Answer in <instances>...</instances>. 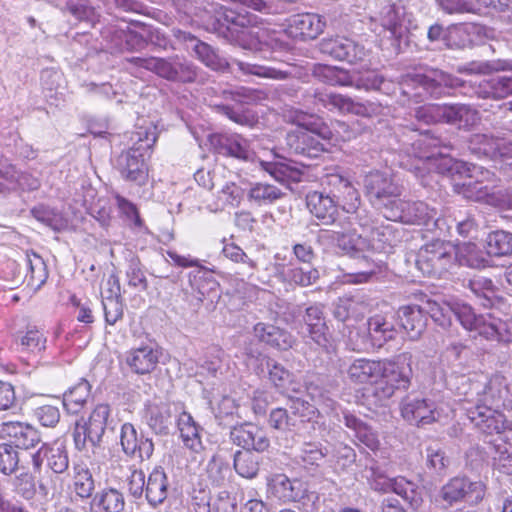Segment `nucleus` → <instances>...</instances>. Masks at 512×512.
<instances>
[{"mask_svg": "<svg viewBox=\"0 0 512 512\" xmlns=\"http://www.w3.org/2000/svg\"><path fill=\"white\" fill-rule=\"evenodd\" d=\"M26 275L28 285L39 288L47 279L46 265L43 259L37 254L26 255Z\"/></svg>", "mask_w": 512, "mask_h": 512, "instance_id": "4c0bfd02", "label": "nucleus"}, {"mask_svg": "<svg viewBox=\"0 0 512 512\" xmlns=\"http://www.w3.org/2000/svg\"><path fill=\"white\" fill-rule=\"evenodd\" d=\"M506 395L507 388L503 379L495 376L485 386L483 398H479L476 403L487 404L491 407L498 406Z\"/></svg>", "mask_w": 512, "mask_h": 512, "instance_id": "37998d69", "label": "nucleus"}, {"mask_svg": "<svg viewBox=\"0 0 512 512\" xmlns=\"http://www.w3.org/2000/svg\"><path fill=\"white\" fill-rule=\"evenodd\" d=\"M304 320L309 328L311 339L318 346L326 347L328 344L327 326L324 322L322 306L315 304L308 307Z\"/></svg>", "mask_w": 512, "mask_h": 512, "instance_id": "a878e982", "label": "nucleus"}, {"mask_svg": "<svg viewBox=\"0 0 512 512\" xmlns=\"http://www.w3.org/2000/svg\"><path fill=\"white\" fill-rule=\"evenodd\" d=\"M476 109L466 104H444V123L455 125L458 128L468 129L479 121Z\"/></svg>", "mask_w": 512, "mask_h": 512, "instance_id": "aec40b11", "label": "nucleus"}, {"mask_svg": "<svg viewBox=\"0 0 512 512\" xmlns=\"http://www.w3.org/2000/svg\"><path fill=\"white\" fill-rule=\"evenodd\" d=\"M175 35L186 44V49L193 51L195 56L207 67L212 70H221L226 66V61L220 58L208 44L198 40L190 33L178 31Z\"/></svg>", "mask_w": 512, "mask_h": 512, "instance_id": "a211bd4d", "label": "nucleus"}, {"mask_svg": "<svg viewBox=\"0 0 512 512\" xmlns=\"http://www.w3.org/2000/svg\"><path fill=\"white\" fill-rule=\"evenodd\" d=\"M120 443L125 454L141 460L149 459L154 451L152 441L143 436L139 437L135 427L130 423L122 425Z\"/></svg>", "mask_w": 512, "mask_h": 512, "instance_id": "2eb2a0df", "label": "nucleus"}, {"mask_svg": "<svg viewBox=\"0 0 512 512\" xmlns=\"http://www.w3.org/2000/svg\"><path fill=\"white\" fill-rule=\"evenodd\" d=\"M123 494L114 488H106L97 492L91 500V512H121L124 509Z\"/></svg>", "mask_w": 512, "mask_h": 512, "instance_id": "b1692460", "label": "nucleus"}, {"mask_svg": "<svg viewBox=\"0 0 512 512\" xmlns=\"http://www.w3.org/2000/svg\"><path fill=\"white\" fill-rule=\"evenodd\" d=\"M414 116L425 124L444 123V104H427L417 107Z\"/></svg>", "mask_w": 512, "mask_h": 512, "instance_id": "864d4df0", "label": "nucleus"}, {"mask_svg": "<svg viewBox=\"0 0 512 512\" xmlns=\"http://www.w3.org/2000/svg\"><path fill=\"white\" fill-rule=\"evenodd\" d=\"M307 208L323 224L335 223L340 215L332 198L316 191L307 195Z\"/></svg>", "mask_w": 512, "mask_h": 512, "instance_id": "6ab92c4d", "label": "nucleus"}, {"mask_svg": "<svg viewBox=\"0 0 512 512\" xmlns=\"http://www.w3.org/2000/svg\"><path fill=\"white\" fill-rule=\"evenodd\" d=\"M465 410L469 420L483 434H501L510 427L505 415L487 404L474 403Z\"/></svg>", "mask_w": 512, "mask_h": 512, "instance_id": "9b49d317", "label": "nucleus"}, {"mask_svg": "<svg viewBox=\"0 0 512 512\" xmlns=\"http://www.w3.org/2000/svg\"><path fill=\"white\" fill-rule=\"evenodd\" d=\"M266 365L269 370V379L277 389L281 390L282 387L288 386L292 374L287 369L271 359L267 360Z\"/></svg>", "mask_w": 512, "mask_h": 512, "instance_id": "bf43d9fd", "label": "nucleus"}, {"mask_svg": "<svg viewBox=\"0 0 512 512\" xmlns=\"http://www.w3.org/2000/svg\"><path fill=\"white\" fill-rule=\"evenodd\" d=\"M486 252L490 256L502 257L512 254V233L497 230L486 238Z\"/></svg>", "mask_w": 512, "mask_h": 512, "instance_id": "473e14b6", "label": "nucleus"}, {"mask_svg": "<svg viewBox=\"0 0 512 512\" xmlns=\"http://www.w3.org/2000/svg\"><path fill=\"white\" fill-rule=\"evenodd\" d=\"M324 25L319 15L310 13L296 15L291 22V27L303 39H315L323 32Z\"/></svg>", "mask_w": 512, "mask_h": 512, "instance_id": "c756f323", "label": "nucleus"}, {"mask_svg": "<svg viewBox=\"0 0 512 512\" xmlns=\"http://www.w3.org/2000/svg\"><path fill=\"white\" fill-rule=\"evenodd\" d=\"M234 65L237 69L244 74L256 75L263 78H271V79H285L287 77V73L264 65L245 63L242 61H235Z\"/></svg>", "mask_w": 512, "mask_h": 512, "instance_id": "de8ad7c7", "label": "nucleus"}, {"mask_svg": "<svg viewBox=\"0 0 512 512\" xmlns=\"http://www.w3.org/2000/svg\"><path fill=\"white\" fill-rule=\"evenodd\" d=\"M499 135L491 132L474 133L469 138L470 150L480 156L495 158Z\"/></svg>", "mask_w": 512, "mask_h": 512, "instance_id": "72a5a7b5", "label": "nucleus"}, {"mask_svg": "<svg viewBox=\"0 0 512 512\" xmlns=\"http://www.w3.org/2000/svg\"><path fill=\"white\" fill-rule=\"evenodd\" d=\"M148 502L157 506L161 504L168 495L167 476L162 468H155L149 475L145 486Z\"/></svg>", "mask_w": 512, "mask_h": 512, "instance_id": "cd10ccee", "label": "nucleus"}, {"mask_svg": "<svg viewBox=\"0 0 512 512\" xmlns=\"http://www.w3.org/2000/svg\"><path fill=\"white\" fill-rule=\"evenodd\" d=\"M485 495V485L481 481H471L466 477H454L446 483L440 497L448 505L452 506L461 501L471 505L478 504Z\"/></svg>", "mask_w": 512, "mask_h": 512, "instance_id": "1a4fd4ad", "label": "nucleus"}, {"mask_svg": "<svg viewBox=\"0 0 512 512\" xmlns=\"http://www.w3.org/2000/svg\"><path fill=\"white\" fill-rule=\"evenodd\" d=\"M341 212L345 214L344 226L341 230L333 231V240L337 242L338 246L344 251L349 253L352 250V234H351V222L348 212L344 208Z\"/></svg>", "mask_w": 512, "mask_h": 512, "instance_id": "e2e57ef3", "label": "nucleus"}, {"mask_svg": "<svg viewBox=\"0 0 512 512\" xmlns=\"http://www.w3.org/2000/svg\"><path fill=\"white\" fill-rule=\"evenodd\" d=\"M161 353L151 345L131 349L126 354V363L131 370L140 375L151 373L159 362Z\"/></svg>", "mask_w": 512, "mask_h": 512, "instance_id": "f3484780", "label": "nucleus"}, {"mask_svg": "<svg viewBox=\"0 0 512 512\" xmlns=\"http://www.w3.org/2000/svg\"><path fill=\"white\" fill-rule=\"evenodd\" d=\"M383 362L366 359L354 360V382L367 384L369 387L364 390H371L377 385L381 377Z\"/></svg>", "mask_w": 512, "mask_h": 512, "instance_id": "bb28decb", "label": "nucleus"}, {"mask_svg": "<svg viewBox=\"0 0 512 512\" xmlns=\"http://www.w3.org/2000/svg\"><path fill=\"white\" fill-rule=\"evenodd\" d=\"M136 63L154 73L158 76L165 78L170 81H175V66H174V58L164 59V58H137Z\"/></svg>", "mask_w": 512, "mask_h": 512, "instance_id": "e433bc0d", "label": "nucleus"}, {"mask_svg": "<svg viewBox=\"0 0 512 512\" xmlns=\"http://www.w3.org/2000/svg\"><path fill=\"white\" fill-rule=\"evenodd\" d=\"M268 422L270 427L280 431H290L297 425L296 418L289 416L284 408L273 409L270 412Z\"/></svg>", "mask_w": 512, "mask_h": 512, "instance_id": "4d7b16f0", "label": "nucleus"}, {"mask_svg": "<svg viewBox=\"0 0 512 512\" xmlns=\"http://www.w3.org/2000/svg\"><path fill=\"white\" fill-rule=\"evenodd\" d=\"M364 188L371 202L383 212L401 195V187L386 172L373 171L364 178Z\"/></svg>", "mask_w": 512, "mask_h": 512, "instance_id": "0eeeda50", "label": "nucleus"}, {"mask_svg": "<svg viewBox=\"0 0 512 512\" xmlns=\"http://www.w3.org/2000/svg\"><path fill=\"white\" fill-rule=\"evenodd\" d=\"M252 423H244L239 426H235L232 428L230 432V438L232 442L238 446L243 447L245 450H249V443L251 435H253Z\"/></svg>", "mask_w": 512, "mask_h": 512, "instance_id": "338daca9", "label": "nucleus"}, {"mask_svg": "<svg viewBox=\"0 0 512 512\" xmlns=\"http://www.w3.org/2000/svg\"><path fill=\"white\" fill-rule=\"evenodd\" d=\"M268 492L277 499L287 502L296 498L290 479L284 474H275L268 478Z\"/></svg>", "mask_w": 512, "mask_h": 512, "instance_id": "ea45409f", "label": "nucleus"}, {"mask_svg": "<svg viewBox=\"0 0 512 512\" xmlns=\"http://www.w3.org/2000/svg\"><path fill=\"white\" fill-rule=\"evenodd\" d=\"M44 459L47 460V466L55 473H63L67 470L69 461L66 451L59 446H42L31 455V463L34 472H39Z\"/></svg>", "mask_w": 512, "mask_h": 512, "instance_id": "dca6fc26", "label": "nucleus"}, {"mask_svg": "<svg viewBox=\"0 0 512 512\" xmlns=\"http://www.w3.org/2000/svg\"><path fill=\"white\" fill-rule=\"evenodd\" d=\"M142 132H139L138 144L133 146L127 151L122 152L116 160V168L120 172L121 176L132 182H136L139 185L145 183L148 177V168L145 162V153L155 143V136L152 133V138H149V134L144 132L145 139L142 138Z\"/></svg>", "mask_w": 512, "mask_h": 512, "instance_id": "20e7f679", "label": "nucleus"}, {"mask_svg": "<svg viewBox=\"0 0 512 512\" xmlns=\"http://www.w3.org/2000/svg\"><path fill=\"white\" fill-rule=\"evenodd\" d=\"M254 332L260 341L281 350L291 348L295 342L290 333L270 324L258 323L254 327Z\"/></svg>", "mask_w": 512, "mask_h": 512, "instance_id": "5701e85b", "label": "nucleus"}, {"mask_svg": "<svg viewBox=\"0 0 512 512\" xmlns=\"http://www.w3.org/2000/svg\"><path fill=\"white\" fill-rule=\"evenodd\" d=\"M486 84L492 88L494 98H505L512 94V77L492 78Z\"/></svg>", "mask_w": 512, "mask_h": 512, "instance_id": "774afa93", "label": "nucleus"}, {"mask_svg": "<svg viewBox=\"0 0 512 512\" xmlns=\"http://www.w3.org/2000/svg\"><path fill=\"white\" fill-rule=\"evenodd\" d=\"M244 196V190L234 182H227L218 192V198L223 204L237 207Z\"/></svg>", "mask_w": 512, "mask_h": 512, "instance_id": "13d9d810", "label": "nucleus"}, {"mask_svg": "<svg viewBox=\"0 0 512 512\" xmlns=\"http://www.w3.org/2000/svg\"><path fill=\"white\" fill-rule=\"evenodd\" d=\"M19 453L10 443H0V472L5 475L15 473L19 469Z\"/></svg>", "mask_w": 512, "mask_h": 512, "instance_id": "8fccbe9b", "label": "nucleus"}, {"mask_svg": "<svg viewBox=\"0 0 512 512\" xmlns=\"http://www.w3.org/2000/svg\"><path fill=\"white\" fill-rule=\"evenodd\" d=\"M286 276L300 286H309L318 279L319 273L310 266L293 267L286 272Z\"/></svg>", "mask_w": 512, "mask_h": 512, "instance_id": "6e6d98bb", "label": "nucleus"}, {"mask_svg": "<svg viewBox=\"0 0 512 512\" xmlns=\"http://www.w3.org/2000/svg\"><path fill=\"white\" fill-rule=\"evenodd\" d=\"M481 180H473V176H469L462 183L455 184L456 191L467 199L474 201H485L486 203L504 207L510 202L506 193L502 189H496L495 186L484 184V180L489 181L491 173L489 171H480Z\"/></svg>", "mask_w": 512, "mask_h": 512, "instance_id": "6e6552de", "label": "nucleus"}, {"mask_svg": "<svg viewBox=\"0 0 512 512\" xmlns=\"http://www.w3.org/2000/svg\"><path fill=\"white\" fill-rule=\"evenodd\" d=\"M283 195V192L274 185L256 183L250 188L248 192V199L258 206H266L281 199Z\"/></svg>", "mask_w": 512, "mask_h": 512, "instance_id": "c9c22d12", "label": "nucleus"}, {"mask_svg": "<svg viewBox=\"0 0 512 512\" xmlns=\"http://www.w3.org/2000/svg\"><path fill=\"white\" fill-rule=\"evenodd\" d=\"M109 415L110 407L107 404H99L93 409L87 420L82 419V423H76L73 438L78 450L86 449L88 444L94 447L100 442Z\"/></svg>", "mask_w": 512, "mask_h": 512, "instance_id": "423d86ee", "label": "nucleus"}, {"mask_svg": "<svg viewBox=\"0 0 512 512\" xmlns=\"http://www.w3.org/2000/svg\"><path fill=\"white\" fill-rule=\"evenodd\" d=\"M260 165L278 182H299L301 180L302 172L290 161H261Z\"/></svg>", "mask_w": 512, "mask_h": 512, "instance_id": "c85d7f7f", "label": "nucleus"}, {"mask_svg": "<svg viewBox=\"0 0 512 512\" xmlns=\"http://www.w3.org/2000/svg\"><path fill=\"white\" fill-rule=\"evenodd\" d=\"M412 355L402 353L392 361L383 362L381 377L373 387V395L380 401L391 398L397 390H407L412 378Z\"/></svg>", "mask_w": 512, "mask_h": 512, "instance_id": "f257e3e1", "label": "nucleus"}, {"mask_svg": "<svg viewBox=\"0 0 512 512\" xmlns=\"http://www.w3.org/2000/svg\"><path fill=\"white\" fill-rule=\"evenodd\" d=\"M325 453L315 443H305L299 454L301 461L307 466H319L323 462Z\"/></svg>", "mask_w": 512, "mask_h": 512, "instance_id": "680f3d73", "label": "nucleus"}, {"mask_svg": "<svg viewBox=\"0 0 512 512\" xmlns=\"http://www.w3.org/2000/svg\"><path fill=\"white\" fill-rule=\"evenodd\" d=\"M382 31L380 47L393 54H399L408 45L409 30L403 7L387 5L380 13Z\"/></svg>", "mask_w": 512, "mask_h": 512, "instance_id": "7ed1b4c3", "label": "nucleus"}, {"mask_svg": "<svg viewBox=\"0 0 512 512\" xmlns=\"http://www.w3.org/2000/svg\"><path fill=\"white\" fill-rule=\"evenodd\" d=\"M219 153L242 160H248L251 156L248 142L240 135L221 136L219 138Z\"/></svg>", "mask_w": 512, "mask_h": 512, "instance_id": "f704fd0d", "label": "nucleus"}, {"mask_svg": "<svg viewBox=\"0 0 512 512\" xmlns=\"http://www.w3.org/2000/svg\"><path fill=\"white\" fill-rule=\"evenodd\" d=\"M91 386L88 381L82 379L75 386L65 392L63 405L69 413H78L90 396Z\"/></svg>", "mask_w": 512, "mask_h": 512, "instance_id": "2f4dec72", "label": "nucleus"}, {"mask_svg": "<svg viewBox=\"0 0 512 512\" xmlns=\"http://www.w3.org/2000/svg\"><path fill=\"white\" fill-rule=\"evenodd\" d=\"M468 286L475 295L484 298L487 302L483 303L484 306L492 304V298L495 296L496 288L491 279L478 275L469 280Z\"/></svg>", "mask_w": 512, "mask_h": 512, "instance_id": "603ef678", "label": "nucleus"}, {"mask_svg": "<svg viewBox=\"0 0 512 512\" xmlns=\"http://www.w3.org/2000/svg\"><path fill=\"white\" fill-rule=\"evenodd\" d=\"M259 465V457L249 450L238 451L234 456L235 471L243 478H254L258 474Z\"/></svg>", "mask_w": 512, "mask_h": 512, "instance_id": "58836bf2", "label": "nucleus"}, {"mask_svg": "<svg viewBox=\"0 0 512 512\" xmlns=\"http://www.w3.org/2000/svg\"><path fill=\"white\" fill-rule=\"evenodd\" d=\"M359 323L357 329V340L354 343V350L368 351L375 347H381L386 341L395 336L394 325L382 316L364 317L356 319Z\"/></svg>", "mask_w": 512, "mask_h": 512, "instance_id": "39448f33", "label": "nucleus"}, {"mask_svg": "<svg viewBox=\"0 0 512 512\" xmlns=\"http://www.w3.org/2000/svg\"><path fill=\"white\" fill-rule=\"evenodd\" d=\"M422 83L427 89H433L438 86L456 88L463 85V81L460 78L441 70H433L429 75H424Z\"/></svg>", "mask_w": 512, "mask_h": 512, "instance_id": "09e8293b", "label": "nucleus"}, {"mask_svg": "<svg viewBox=\"0 0 512 512\" xmlns=\"http://www.w3.org/2000/svg\"><path fill=\"white\" fill-rule=\"evenodd\" d=\"M299 127L305 129L306 132H300L302 143L314 150H324V145L320 140H329L332 137L330 128L320 119L312 115H300L296 119Z\"/></svg>", "mask_w": 512, "mask_h": 512, "instance_id": "4468645a", "label": "nucleus"}, {"mask_svg": "<svg viewBox=\"0 0 512 512\" xmlns=\"http://www.w3.org/2000/svg\"><path fill=\"white\" fill-rule=\"evenodd\" d=\"M206 472L213 484L220 485L229 473V467L222 460L213 457L207 464Z\"/></svg>", "mask_w": 512, "mask_h": 512, "instance_id": "69168bd1", "label": "nucleus"}, {"mask_svg": "<svg viewBox=\"0 0 512 512\" xmlns=\"http://www.w3.org/2000/svg\"><path fill=\"white\" fill-rule=\"evenodd\" d=\"M383 215L391 221L426 225L436 217L437 212L422 201L407 202L398 198L392 202V206L385 209Z\"/></svg>", "mask_w": 512, "mask_h": 512, "instance_id": "9d476101", "label": "nucleus"}, {"mask_svg": "<svg viewBox=\"0 0 512 512\" xmlns=\"http://www.w3.org/2000/svg\"><path fill=\"white\" fill-rule=\"evenodd\" d=\"M354 436L356 439L368 447L370 450H376L379 447V440L376 434L363 423H358L354 419Z\"/></svg>", "mask_w": 512, "mask_h": 512, "instance_id": "0e129e2a", "label": "nucleus"}, {"mask_svg": "<svg viewBox=\"0 0 512 512\" xmlns=\"http://www.w3.org/2000/svg\"><path fill=\"white\" fill-rule=\"evenodd\" d=\"M449 309L466 330L478 331L479 334L495 333L494 326H486L483 316H477L471 306L455 303Z\"/></svg>", "mask_w": 512, "mask_h": 512, "instance_id": "412c9836", "label": "nucleus"}, {"mask_svg": "<svg viewBox=\"0 0 512 512\" xmlns=\"http://www.w3.org/2000/svg\"><path fill=\"white\" fill-rule=\"evenodd\" d=\"M0 435L2 438H8L16 449H33L42 442L41 433L36 427L20 421L1 423Z\"/></svg>", "mask_w": 512, "mask_h": 512, "instance_id": "f8f14e48", "label": "nucleus"}, {"mask_svg": "<svg viewBox=\"0 0 512 512\" xmlns=\"http://www.w3.org/2000/svg\"><path fill=\"white\" fill-rule=\"evenodd\" d=\"M73 476V488L77 496L81 498H89L94 489V479L90 470L81 464L75 465Z\"/></svg>", "mask_w": 512, "mask_h": 512, "instance_id": "a19ab883", "label": "nucleus"}, {"mask_svg": "<svg viewBox=\"0 0 512 512\" xmlns=\"http://www.w3.org/2000/svg\"><path fill=\"white\" fill-rule=\"evenodd\" d=\"M457 255L458 250L453 244L436 239L419 249L416 266L423 275L441 277L455 265Z\"/></svg>", "mask_w": 512, "mask_h": 512, "instance_id": "f03ea898", "label": "nucleus"}, {"mask_svg": "<svg viewBox=\"0 0 512 512\" xmlns=\"http://www.w3.org/2000/svg\"><path fill=\"white\" fill-rule=\"evenodd\" d=\"M177 426L183 444L195 453L203 449L200 436V427L196 424L193 417L183 411L177 420Z\"/></svg>", "mask_w": 512, "mask_h": 512, "instance_id": "393cba45", "label": "nucleus"}, {"mask_svg": "<svg viewBox=\"0 0 512 512\" xmlns=\"http://www.w3.org/2000/svg\"><path fill=\"white\" fill-rule=\"evenodd\" d=\"M248 34L255 38V43L251 45L256 49L263 50L264 48H268L272 50H282L285 48L284 42L274 33H270L265 29L252 27L249 29Z\"/></svg>", "mask_w": 512, "mask_h": 512, "instance_id": "49530a36", "label": "nucleus"}, {"mask_svg": "<svg viewBox=\"0 0 512 512\" xmlns=\"http://www.w3.org/2000/svg\"><path fill=\"white\" fill-rule=\"evenodd\" d=\"M419 158L425 161L424 164L429 171L439 174L451 173L455 165L452 158L441 153L421 154Z\"/></svg>", "mask_w": 512, "mask_h": 512, "instance_id": "3c124183", "label": "nucleus"}, {"mask_svg": "<svg viewBox=\"0 0 512 512\" xmlns=\"http://www.w3.org/2000/svg\"><path fill=\"white\" fill-rule=\"evenodd\" d=\"M174 66L176 74L175 81L190 83L196 80L197 69L191 62L186 59L174 57Z\"/></svg>", "mask_w": 512, "mask_h": 512, "instance_id": "052dcab7", "label": "nucleus"}, {"mask_svg": "<svg viewBox=\"0 0 512 512\" xmlns=\"http://www.w3.org/2000/svg\"><path fill=\"white\" fill-rule=\"evenodd\" d=\"M391 491L400 495L415 508H417L421 503V497L417 492L416 484L406 480L404 477L392 479Z\"/></svg>", "mask_w": 512, "mask_h": 512, "instance_id": "a18cd8bd", "label": "nucleus"}, {"mask_svg": "<svg viewBox=\"0 0 512 512\" xmlns=\"http://www.w3.org/2000/svg\"><path fill=\"white\" fill-rule=\"evenodd\" d=\"M457 259L461 265L476 269L484 268L488 264L487 257L472 243H467L460 248Z\"/></svg>", "mask_w": 512, "mask_h": 512, "instance_id": "c03bdc74", "label": "nucleus"}, {"mask_svg": "<svg viewBox=\"0 0 512 512\" xmlns=\"http://www.w3.org/2000/svg\"><path fill=\"white\" fill-rule=\"evenodd\" d=\"M466 31L463 26H453L444 32L441 25H432L428 30V39L432 42L444 40L446 45L450 48H462L466 45Z\"/></svg>", "mask_w": 512, "mask_h": 512, "instance_id": "7c9ffc66", "label": "nucleus"}, {"mask_svg": "<svg viewBox=\"0 0 512 512\" xmlns=\"http://www.w3.org/2000/svg\"><path fill=\"white\" fill-rule=\"evenodd\" d=\"M401 415L406 421L417 426L431 424L436 420L434 403L413 395L403 398Z\"/></svg>", "mask_w": 512, "mask_h": 512, "instance_id": "ddd939ff", "label": "nucleus"}, {"mask_svg": "<svg viewBox=\"0 0 512 512\" xmlns=\"http://www.w3.org/2000/svg\"><path fill=\"white\" fill-rule=\"evenodd\" d=\"M401 327L408 333L411 340H417L426 327V315L418 306L401 307L398 311Z\"/></svg>", "mask_w": 512, "mask_h": 512, "instance_id": "4be33fe9", "label": "nucleus"}, {"mask_svg": "<svg viewBox=\"0 0 512 512\" xmlns=\"http://www.w3.org/2000/svg\"><path fill=\"white\" fill-rule=\"evenodd\" d=\"M222 253L227 259L242 265L241 271L238 272L239 274L246 275L248 278L253 275L256 269V262L249 258L239 246L234 243H226Z\"/></svg>", "mask_w": 512, "mask_h": 512, "instance_id": "79ce46f5", "label": "nucleus"}, {"mask_svg": "<svg viewBox=\"0 0 512 512\" xmlns=\"http://www.w3.org/2000/svg\"><path fill=\"white\" fill-rule=\"evenodd\" d=\"M34 418L44 427H55L60 420V411L57 406L44 404L33 411Z\"/></svg>", "mask_w": 512, "mask_h": 512, "instance_id": "5fc2aeb1", "label": "nucleus"}]
</instances>
